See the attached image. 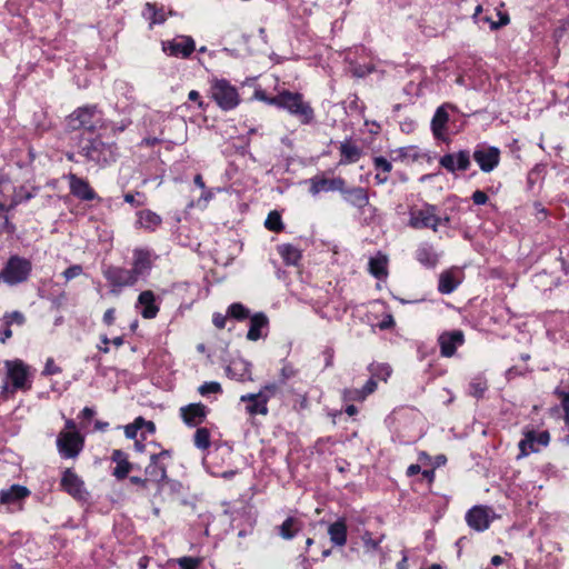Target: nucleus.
<instances>
[{
	"label": "nucleus",
	"mask_w": 569,
	"mask_h": 569,
	"mask_svg": "<svg viewBox=\"0 0 569 569\" xmlns=\"http://www.w3.org/2000/svg\"><path fill=\"white\" fill-rule=\"evenodd\" d=\"M6 380L0 388V398L8 400L17 391L27 392L32 388L29 367L20 359L4 361Z\"/></svg>",
	"instance_id": "f257e3e1"
},
{
	"label": "nucleus",
	"mask_w": 569,
	"mask_h": 569,
	"mask_svg": "<svg viewBox=\"0 0 569 569\" xmlns=\"http://www.w3.org/2000/svg\"><path fill=\"white\" fill-rule=\"evenodd\" d=\"M272 102H274V107L284 109L298 118L302 124H309L315 119L313 108L303 100V96L299 92L283 90L276 96Z\"/></svg>",
	"instance_id": "f03ea898"
},
{
	"label": "nucleus",
	"mask_w": 569,
	"mask_h": 569,
	"mask_svg": "<svg viewBox=\"0 0 569 569\" xmlns=\"http://www.w3.org/2000/svg\"><path fill=\"white\" fill-rule=\"evenodd\" d=\"M79 154L86 162L106 167L116 160V146L103 142L99 137L84 139L80 143Z\"/></svg>",
	"instance_id": "7ed1b4c3"
},
{
	"label": "nucleus",
	"mask_w": 569,
	"mask_h": 569,
	"mask_svg": "<svg viewBox=\"0 0 569 569\" xmlns=\"http://www.w3.org/2000/svg\"><path fill=\"white\" fill-rule=\"evenodd\" d=\"M32 271L29 259L18 254L10 256L0 271V280L8 286H17L28 281Z\"/></svg>",
	"instance_id": "20e7f679"
},
{
	"label": "nucleus",
	"mask_w": 569,
	"mask_h": 569,
	"mask_svg": "<svg viewBox=\"0 0 569 569\" xmlns=\"http://www.w3.org/2000/svg\"><path fill=\"white\" fill-rule=\"evenodd\" d=\"M67 129L77 131L84 129L93 132L96 129L101 128L102 117L97 107H81L74 110L66 120Z\"/></svg>",
	"instance_id": "39448f33"
},
{
	"label": "nucleus",
	"mask_w": 569,
	"mask_h": 569,
	"mask_svg": "<svg viewBox=\"0 0 569 569\" xmlns=\"http://www.w3.org/2000/svg\"><path fill=\"white\" fill-rule=\"evenodd\" d=\"M210 96L220 109L229 111L240 103V96L234 86L226 79H216L210 87Z\"/></svg>",
	"instance_id": "423d86ee"
},
{
	"label": "nucleus",
	"mask_w": 569,
	"mask_h": 569,
	"mask_svg": "<svg viewBox=\"0 0 569 569\" xmlns=\"http://www.w3.org/2000/svg\"><path fill=\"white\" fill-rule=\"evenodd\" d=\"M440 222L441 218L437 216V207L433 204L425 203L420 209H410L409 226L413 229L431 228L437 231Z\"/></svg>",
	"instance_id": "0eeeda50"
},
{
	"label": "nucleus",
	"mask_w": 569,
	"mask_h": 569,
	"mask_svg": "<svg viewBox=\"0 0 569 569\" xmlns=\"http://www.w3.org/2000/svg\"><path fill=\"white\" fill-rule=\"evenodd\" d=\"M57 447L61 457L76 458L83 447V438L77 431H61L57 438Z\"/></svg>",
	"instance_id": "6e6552de"
},
{
	"label": "nucleus",
	"mask_w": 569,
	"mask_h": 569,
	"mask_svg": "<svg viewBox=\"0 0 569 569\" xmlns=\"http://www.w3.org/2000/svg\"><path fill=\"white\" fill-rule=\"evenodd\" d=\"M154 257L148 248H134L132 251L131 273L137 281L149 276L153 267Z\"/></svg>",
	"instance_id": "1a4fd4ad"
},
{
	"label": "nucleus",
	"mask_w": 569,
	"mask_h": 569,
	"mask_svg": "<svg viewBox=\"0 0 569 569\" xmlns=\"http://www.w3.org/2000/svg\"><path fill=\"white\" fill-rule=\"evenodd\" d=\"M496 518L493 510L487 506H475L466 513L468 526L476 531H485Z\"/></svg>",
	"instance_id": "9d476101"
},
{
	"label": "nucleus",
	"mask_w": 569,
	"mask_h": 569,
	"mask_svg": "<svg viewBox=\"0 0 569 569\" xmlns=\"http://www.w3.org/2000/svg\"><path fill=\"white\" fill-rule=\"evenodd\" d=\"M472 157L483 172H491L499 164L500 150L482 144L476 148Z\"/></svg>",
	"instance_id": "9b49d317"
},
{
	"label": "nucleus",
	"mask_w": 569,
	"mask_h": 569,
	"mask_svg": "<svg viewBox=\"0 0 569 569\" xmlns=\"http://www.w3.org/2000/svg\"><path fill=\"white\" fill-rule=\"evenodd\" d=\"M196 49L194 40L189 36H179L162 42V50L172 57L188 58Z\"/></svg>",
	"instance_id": "f8f14e48"
},
{
	"label": "nucleus",
	"mask_w": 569,
	"mask_h": 569,
	"mask_svg": "<svg viewBox=\"0 0 569 569\" xmlns=\"http://www.w3.org/2000/svg\"><path fill=\"white\" fill-rule=\"evenodd\" d=\"M60 486L67 493L77 500H84L88 496L84 482L76 472L72 471V469L68 468L63 471Z\"/></svg>",
	"instance_id": "ddd939ff"
},
{
	"label": "nucleus",
	"mask_w": 569,
	"mask_h": 569,
	"mask_svg": "<svg viewBox=\"0 0 569 569\" xmlns=\"http://www.w3.org/2000/svg\"><path fill=\"white\" fill-rule=\"evenodd\" d=\"M103 277L112 287H132L138 281L130 269L117 266H108L103 269Z\"/></svg>",
	"instance_id": "4468645a"
},
{
	"label": "nucleus",
	"mask_w": 569,
	"mask_h": 569,
	"mask_svg": "<svg viewBox=\"0 0 569 569\" xmlns=\"http://www.w3.org/2000/svg\"><path fill=\"white\" fill-rule=\"evenodd\" d=\"M440 355L445 358L455 356L457 348L465 343V335L461 330L443 331L439 338Z\"/></svg>",
	"instance_id": "2eb2a0df"
},
{
	"label": "nucleus",
	"mask_w": 569,
	"mask_h": 569,
	"mask_svg": "<svg viewBox=\"0 0 569 569\" xmlns=\"http://www.w3.org/2000/svg\"><path fill=\"white\" fill-rule=\"evenodd\" d=\"M539 443L543 447H547L550 442V433L545 430L539 435L536 433L535 430L525 431V438L519 441V457H527L530 452H538L539 449L535 447V445Z\"/></svg>",
	"instance_id": "dca6fc26"
},
{
	"label": "nucleus",
	"mask_w": 569,
	"mask_h": 569,
	"mask_svg": "<svg viewBox=\"0 0 569 569\" xmlns=\"http://www.w3.org/2000/svg\"><path fill=\"white\" fill-rule=\"evenodd\" d=\"M310 188L309 191L311 194L316 196L320 192H329V191H339L341 192L342 188L346 184V180L341 177L336 178H326L325 176H315L309 179Z\"/></svg>",
	"instance_id": "f3484780"
},
{
	"label": "nucleus",
	"mask_w": 569,
	"mask_h": 569,
	"mask_svg": "<svg viewBox=\"0 0 569 569\" xmlns=\"http://www.w3.org/2000/svg\"><path fill=\"white\" fill-rule=\"evenodd\" d=\"M67 179L69 182L70 193L73 197L82 201H91L98 198V194L91 188L88 180L71 172L67 176Z\"/></svg>",
	"instance_id": "a211bd4d"
},
{
	"label": "nucleus",
	"mask_w": 569,
	"mask_h": 569,
	"mask_svg": "<svg viewBox=\"0 0 569 569\" xmlns=\"http://www.w3.org/2000/svg\"><path fill=\"white\" fill-rule=\"evenodd\" d=\"M179 411L182 421L189 427H198L208 415V408L201 402L189 403L181 407Z\"/></svg>",
	"instance_id": "6ab92c4d"
},
{
	"label": "nucleus",
	"mask_w": 569,
	"mask_h": 569,
	"mask_svg": "<svg viewBox=\"0 0 569 569\" xmlns=\"http://www.w3.org/2000/svg\"><path fill=\"white\" fill-rule=\"evenodd\" d=\"M439 163L449 172L457 170L467 171L470 167V153L467 150H460L457 153H447L442 156Z\"/></svg>",
	"instance_id": "aec40b11"
},
{
	"label": "nucleus",
	"mask_w": 569,
	"mask_h": 569,
	"mask_svg": "<svg viewBox=\"0 0 569 569\" xmlns=\"http://www.w3.org/2000/svg\"><path fill=\"white\" fill-rule=\"evenodd\" d=\"M30 490L21 485H12L8 489L0 491V503L7 506H14L17 509H22V501L29 497Z\"/></svg>",
	"instance_id": "412c9836"
},
{
	"label": "nucleus",
	"mask_w": 569,
	"mask_h": 569,
	"mask_svg": "<svg viewBox=\"0 0 569 569\" xmlns=\"http://www.w3.org/2000/svg\"><path fill=\"white\" fill-rule=\"evenodd\" d=\"M448 109H455V107L450 103H445L440 106L431 120V130L437 140L446 141V127L449 121Z\"/></svg>",
	"instance_id": "4be33fe9"
},
{
	"label": "nucleus",
	"mask_w": 569,
	"mask_h": 569,
	"mask_svg": "<svg viewBox=\"0 0 569 569\" xmlns=\"http://www.w3.org/2000/svg\"><path fill=\"white\" fill-rule=\"evenodd\" d=\"M144 475L148 482L156 483L158 489H161L168 480L167 466L158 461V456L150 457V463L146 467Z\"/></svg>",
	"instance_id": "5701e85b"
},
{
	"label": "nucleus",
	"mask_w": 569,
	"mask_h": 569,
	"mask_svg": "<svg viewBox=\"0 0 569 569\" xmlns=\"http://www.w3.org/2000/svg\"><path fill=\"white\" fill-rule=\"evenodd\" d=\"M110 459L116 463V467L112 470V476L119 481L128 478L130 471L134 468V466L128 460V455L120 449H114Z\"/></svg>",
	"instance_id": "b1692460"
},
{
	"label": "nucleus",
	"mask_w": 569,
	"mask_h": 569,
	"mask_svg": "<svg viewBox=\"0 0 569 569\" xmlns=\"http://www.w3.org/2000/svg\"><path fill=\"white\" fill-rule=\"evenodd\" d=\"M340 193L342 194V198L346 202L358 209H363L366 206L369 204L368 191L362 187L348 188L345 184Z\"/></svg>",
	"instance_id": "393cba45"
},
{
	"label": "nucleus",
	"mask_w": 569,
	"mask_h": 569,
	"mask_svg": "<svg viewBox=\"0 0 569 569\" xmlns=\"http://www.w3.org/2000/svg\"><path fill=\"white\" fill-rule=\"evenodd\" d=\"M241 402H247V411L251 415H263L268 413V401L266 400V396L263 393H248L243 395L240 398Z\"/></svg>",
	"instance_id": "a878e982"
},
{
	"label": "nucleus",
	"mask_w": 569,
	"mask_h": 569,
	"mask_svg": "<svg viewBox=\"0 0 569 569\" xmlns=\"http://www.w3.org/2000/svg\"><path fill=\"white\" fill-rule=\"evenodd\" d=\"M269 326V319L263 312H257L250 317V326L247 332V339L250 341H257L262 338V329H267Z\"/></svg>",
	"instance_id": "bb28decb"
},
{
	"label": "nucleus",
	"mask_w": 569,
	"mask_h": 569,
	"mask_svg": "<svg viewBox=\"0 0 569 569\" xmlns=\"http://www.w3.org/2000/svg\"><path fill=\"white\" fill-rule=\"evenodd\" d=\"M330 541L335 547H345L347 543L348 529L345 519H338L328 527Z\"/></svg>",
	"instance_id": "cd10ccee"
},
{
	"label": "nucleus",
	"mask_w": 569,
	"mask_h": 569,
	"mask_svg": "<svg viewBox=\"0 0 569 569\" xmlns=\"http://www.w3.org/2000/svg\"><path fill=\"white\" fill-rule=\"evenodd\" d=\"M156 297L151 290L142 291L138 297V305L142 306L141 316L144 319H153L159 312V307L154 302Z\"/></svg>",
	"instance_id": "c85d7f7f"
},
{
	"label": "nucleus",
	"mask_w": 569,
	"mask_h": 569,
	"mask_svg": "<svg viewBox=\"0 0 569 569\" xmlns=\"http://www.w3.org/2000/svg\"><path fill=\"white\" fill-rule=\"evenodd\" d=\"M339 150L341 154V164L357 162L362 156L361 148L351 140H346L341 142Z\"/></svg>",
	"instance_id": "c756f323"
},
{
	"label": "nucleus",
	"mask_w": 569,
	"mask_h": 569,
	"mask_svg": "<svg viewBox=\"0 0 569 569\" xmlns=\"http://www.w3.org/2000/svg\"><path fill=\"white\" fill-rule=\"evenodd\" d=\"M372 164L377 171L375 180L377 184H383L388 181V174L392 170V162L382 156L373 157Z\"/></svg>",
	"instance_id": "7c9ffc66"
},
{
	"label": "nucleus",
	"mask_w": 569,
	"mask_h": 569,
	"mask_svg": "<svg viewBox=\"0 0 569 569\" xmlns=\"http://www.w3.org/2000/svg\"><path fill=\"white\" fill-rule=\"evenodd\" d=\"M416 258L427 268H433L438 263V254L435 252L432 244L427 242L418 247Z\"/></svg>",
	"instance_id": "2f4dec72"
},
{
	"label": "nucleus",
	"mask_w": 569,
	"mask_h": 569,
	"mask_svg": "<svg viewBox=\"0 0 569 569\" xmlns=\"http://www.w3.org/2000/svg\"><path fill=\"white\" fill-rule=\"evenodd\" d=\"M137 217V223L149 231H154L162 223L161 217L149 209L138 211Z\"/></svg>",
	"instance_id": "473e14b6"
},
{
	"label": "nucleus",
	"mask_w": 569,
	"mask_h": 569,
	"mask_svg": "<svg viewBox=\"0 0 569 569\" xmlns=\"http://www.w3.org/2000/svg\"><path fill=\"white\" fill-rule=\"evenodd\" d=\"M302 523L298 518L288 517L281 526L278 527L279 536L286 540L292 539L300 530Z\"/></svg>",
	"instance_id": "72a5a7b5"
},
{
	"label": "nucleus",
	"mask_w": 569,
	"mask_h": 569,
	"mask_svg": "<svg viewBox=\"0 0 569 569\" xmlns=\"http://www.w3.org/2000/svg\"><path fill=\"white\" fill-rule=\"evenodd\" d=\"M388 259L386 256L379 254L370 258L369 272L377 279H383L388 274L387 270Z\"/></svg>",
	"instance_id": "f704fd0d"
},
{
	"label": "nucleus",
	"mask_w": 569,
	"mask_h": 569,
	"mask_svg": "<svg viewBox=\"0 0 569 569\" xmlns=\"http://www.w3.org/2000/svg\"><path fill=\"white\" fill-rule=\"evenodd\" d=\"M143 17L150 21V23H149L150 29L154 24H161L166 21V16H164L163 9L162 8L158 9L157 6L151 2H147L144 4Z\"/></svg>",
	"instance_id": "c9c22d12"
},
{
	"label": "nucleus",
	"mask_w": 569,
	"mask_h": 569,
	"mask_svg": "<svg viewBox=\"0 0 569 569\" xmlns=\"http://www.w3.org/2000/svg\"><path fill=\"white\" fill-rule=\"evenodd\" d=\"M278 251L287 264L296 266L301 259L300 250L293 244H282L278 248Z\"/></svg>",
	"instance_id": "e433bc0d"
},
{
	"label": "nucleus",
	"mask_w": 569,
	"mask_h": 569,
	"mask_svg": "<svg viewBox=\"0 0 569 569\" xmlns=\"http://www.w3.org/2000/svg\"><path fill=\"white\" fill-rule=\"evenodd\" d=\"M459 282L451 271H445L439 277L438 290L442 295H449L456 290Z\"/></svg>",
	"instance_id": "4c0bfd02"
},
{
	"label": "nucleus",
	"mask_w": 569,
	"mask_h": 569,
	"mask_svg": "<svg viewBox=\"0 0 569 569\" xmlns=\"http://www.w3.org/2000/svg\"><path fill=\"white\" fill-rule=\"evenodd\" d=\"M211 435L208 428H197L193 436V443L200 450H207L211 445Z\"/></svg>",
	"instance_id": "58836bf2"
},
{
	"label": "nucleus",
	"mask_w": 569,
	"mask_h": 569,
	"mask_svg": "<svg viewBox=\"0 0 569 569\" xmlns=\"http://www.w3.org/2000/svg\"><path fill=\"white\" fill-rule=\"evenodd\" d=\"M227 316L238 321H243L251 317L250 310L240 302L231 303L228 307Z\"/></svg>",
	"instance_id": "ea45409f"
},
{
	"label": "nucleus",
	"mask_w": 569,
	"mask_h": 569,
	"mask_svg": "<svg viewBox=\"0 0 569 569\" xmlns=\"http://www.w3.org/2000/svg\"><path fill=\"white\" fill-rule=\"evenodd\" d=\"M368 370L375 379L381 381H387L392 372L391 367L387 363H371Z\"/></svg>",
	"instance_id": "a19ab883"
},
{
	"label": "nucleus",
	"mask_w": 569,
	"mask_h": 569,
	"mask_svg": "<svg viewBox=\"0 0 569 569\" xmlns=\"http://www.w3.org/2000/svg\"><path fill=\"white\" fill-rule=\"evenodd\" d=\"M264 227L270 230V231H273V232H280L284 229V226H283V222L281 220V216L278 211H271L266 221H264Z\"/></svg>",
	"instance_id": "79ce46f5"
},
{
	"label": "nucleus",
	"mask_w": 569,
	"mask_h": 569,
	"mask_svg": "<svg viewBox=\"0 0 569 569\" xmlns=\"http://www.w3.org/2000/svg\"><path fill=\"white\" fill-rule=\"evenodd\" d=\"M553 393L561 399V408L565 412V423L569 427V391L556 388Z\"/></svg>",
	"instance_id": "37998d69"
},
{
	"label": "nucleus",
	"mask_w": 569,
	"mask_h": 569,
	"mask_svg": "<svg viewBox=\"0 0 569 569\" xmlns=\"http://www.w3.org/2000/svg\"><path fill=\"white\" fill-rule=\"evenodd\" d=\"M4 325L11 327L13 323L21 326L24 323L26 318L20 311L7 312L3 317Z\"/></svg>",
	"instance_id": "c03bdc74"
},
{
	"label": "nucleus",
	"mask_w": 569,
	"mask_h": 569,
	"mask_svg": "<svg viewBox=\"0 0 569 569\" xmlns=\"http://www.w3.org/2000/svg\"><path fill=\"white\" fill-rule=\"evenodd\" d=\"M177 563L180 569H198L201 565V559L193 557H181L177 559Z\"/></svg>",
	"instance_id": "a18cd8bd"
},
{
	"label": "nucleus",
	"mask_w": 569,
	"mask_h": 569,
	"mask_svg": "<svg viewBox=\"0 0 569 569\" xmlns=\"http://www.w3.org/2000/svg\"><path fill=\"white\" fill-rule=\"evenodd\" d=\"M198 391L201 396H208L210 393H221L222 388L219 382L210 381V382H204L203 385H201L198 388Z\"/></svg>",
	"instance_id": "49530a36"
},
{
	"label": "nucleus",
	"mask_w": 569,
	"mask_h": 569,
	"mask_svg": "<svg viewBox=\"0 0 569 569\" xmlns=\"http://www.w3.org/2000/svg\"><path fill=\"white\" fill-rule=\"evenodd\" d=\"M361 540L363 542V546L369 551H377L379 550L381 539H373L371 532L365 531L361 536Z\"/></svg>",
	"instance_id": "de8ad7c7"
},
{
	"label": "nucleus",
	"mask_w": 569,
	"mask_h": 569,
	"mask_svg": "<svg viewBox=\"0 0 569 569\" xmlns=\"http://www.w3.org/2000/svg\"><path fill=\"white\" fill-rule=\"evenodd\" d=\"M142 423H144V419L142 417H138L133 423L126 426V437L129 439H134L137 437L138 430L142 428Z\"/></svg>",
	"instance_id": "09e8293b"
},
{
	"label": "nucleus",
	"mask_w": 569,
	"mask_h": 569,
	"mask_svg": "<svg viewBox=\"0 0 569 569\" xmlns=\"http://www.w3.org/2000/svg\"><path fill=\"white\" fill-rule=\"evenodd\" d=\"M34 196L36 192L28 190L23 186L14 189L13 193V198H16L20 203L31 200Z\"/></svg>",
	"instance_id": "8fccbe9b"
},
{
	"label": "nucleus",
	"mask_w": 569,
	"mask_h": 569,
	"mask_svg": "<svg viewBox=\"0 0 569 569\" xmlns=\"http://www.w3.org/2000/svg\"><path fill=\"white\" fill-rule=\"evenodd\" d=\"M367 398L365 393H362V389H346L343 391V399L347 401H363Z\"/></svg>",
	"instance_id": "3c124183"
},
{
	"label": "nucleus",
	"mask_w": 569,
	"mask_h": 569,
	"mask_svg": "<svg viewBox=\"0 0 569 569\" xmlns=\"http://www.w3.org/2000/svg\"><path fill=\"white\" fill-rule=\"evenodd\" d=\"M83 272V268L80 266V264H73V266H70L69 268H67L62 276L64 277L66 281H70L77 277H79L80 274H82Z\"/></svg>",
	"instance_id": "603ef678"
},
{
	"label": "nucleus",
	"mask_w": 569,
	"mask_h": 569,
	"mask_svg": "<svg viewBox=\"0 0 569 569\" xmlns=\"http://www.w3.org/2000/svg\"><path fill=\"white\" fill-rule=\"evenodd\" d=\"M297 373L296 369L291 365H284L280 371V380L284 383L288 379L295 377Z\"/></svg>",
	"instance_id": "864d4df0"
},
{
	"label": "nucleus",
	"mask_w": 569,
	"mask_h": 569,
	"mask_svg": "<svg viewBox=\"0 0 569 569\" xmlns=\"http://www.w3.org/2000/svg\"><path fill=\"white\" fill-rule=\"evenodd\" d=\"M16 226L9 220L8 216L3 217V222L0 224V233L13 234Z\"/></svg>",
	"instance_id": "5fc2aeb1"
},
{
	"label": "nucleus",
	"mask_w": 569,
	"mask_h": 569,
	"mask_svg": "<svg viewBox=\"0 0 569 569\" xmlns=\"http://www.w3.org/2000/svg\"><path fill=\"white\" fill-rule=\"evenodd\" d=\"M253 96H254V98L257 100L263 101V102H266L269 106H274V102H272V101H273V99H276V96L274 97H269L267 94V92L264 90H262V89H256Z\"/></svg>",
	"instance_id": "6e6d98bb"
},
{
	"label": "nucleus",
	"mask_w": 569,
	"mask_h": 569,
	"mask_svg": "<svg viewBox=\"0 0 569 569\" xmlns=\"http://www.w3.org/2000/svg\"><path fill=\"white\" fill-rule=\"evenodd\" d=\"M471 199L473 201L475 204L477 206H482V204H486L487 201H488V196L485 191L482 190H476L472 196H471Z\"/></svg>",
	"instance_id": "4d7b16f0"
},
{
	"label": "nucleus",
	"mask_w": 569,
	"mask_h": 569,
	"mask_svg": "<svg viewBox=\"0 0 569 569\" xmlns=\"http://www.w3.org/2000/svg\"><path fill=\"white\" fill-rule=\"evenodd\" d=\"M278 391L277 383H269L264 386L258 393H263L266 396V400L269 401L271 397H273Z\"/></svg>",
	"instance_id": "13d9d810"
},
{
	"label": "nucleus",
	"mask_w": 569,
	"mask_h": 569,
	"mask_svg": "<svg viewBox=\"0 0 569 569\" xmlns=\"http://www.w3.org/2000/svg\"><path fill=\"white\" fill-rule=\"evenodd\" d=\"M229 316L216 312L212 317V322L218 329H223Z\"/></svg>",
	"instance_id": "bf43d9fd"
},
{
	"label": "nucleus",
	"mask_w": 569,
	"mask_h": 569,
	"mask_svg": "<svg viewBox=\"0 0 569 569\" xmlns=\"http://www.w3.org/2000/svg\"><path fill=\"white\" fill-rule=\"evenodd\" d=\"M361 389L362 393H365L367 397L373 393L377 389V379H375L371 376V378L365 383V386Z\"/></svg>",
	"instance_id": "052dcab7"
},
{
	"label": "nucleus",
	"mask_w": 569,
	"mask_h": 569,
	"mask_svg": "<svg viewBox=\"0 0 569 569\" xmlns=\"http://www.w3.org/2000/svg\"><path fill=\"white\" fill-rule=\"evenodd\" d=\"M61 371L59 367H57L52 359H48L43 369V375L51 376L57 375Z\"/></svg>",
	"instance_id": "680f3d73"
},
{
	"label": "nucleus",
	"mask_w": 569,
	"mask_h": 569,
	"mask_svg": "<svg viewBox=\"0 0 569 569\" xmlns=\"http://www.w3.org/2000/svg\"><path fill=\"white\" fill-rule=\"evenodd\" d=\"M528 372H531V369L526 368L523 371H521L517 367H511L507 370L506 377H507V379H513L517 376H522Z\"/></svg>",
	"instance_id": "e2e57ef3"
},
{
	"label": "nucleus",
	"mask_w": 569,
	"mask_h": 569,
	"mask_svg": "<svg viewBox=\"0 0 569 569\" xmlns=\"http://www.w3.org/2000/svg\"><path fill=\"white\" fill-rule=\"evenodd\" d=\"M129 480L132 485H136L143 490L148 489L149 482L146 477L141 478V477L132 476L129 478Z\"/></svg>",
	"instance_id": "0e129e2a"
},
{
	"label": "nucleus",
	"mask_w": 569,
	"mask_h": 569,
	"mask_svg": "<svg viewBox=\"0 0 569 569\" xmlns=\"http://www.w3.org/2000/svg\"><path fill=\"white\" fill-rule=\"evenodd\" d=\"M188 99L190 101L197 102V104L200 109L206 108L203 101L201 100L200 93L197 90H191L188 94Z\"/></svg>",
	"instance_id": "69168bd1"
},
{
	"label": "nucleus",
	"mask_w": 569,
	"mask_h": 569,
	"mask_svg": "<svg viewBox=\"0 0 569 569\" xmlns=\"http://www.w3.org/2000/svg\"><path fill=\"white\" fill-rule=\"evenodd\" d=\"M114 312H116V310L113 308L106 310V312L103 315V322L107 326H111L114 322Z\"/></svg>",
	"instance_id": "338daca9"
},
{
	"label": "nucleus",
	"mask_w": 569,
	"mask_h": 569,
	"mask_svg": "<svg viewBox=\"0 0 569 569\" xmlns=\"http://www.w3.org/2000/svg\"><path fill=\"white\" fill-rule=\"evenodd\" d=\"M12 337V330L10 327H7L3 330H0V342L6 343L8 339Z\"/></svg>",
	"instance_id": "774afa93"
}]
</instances>
